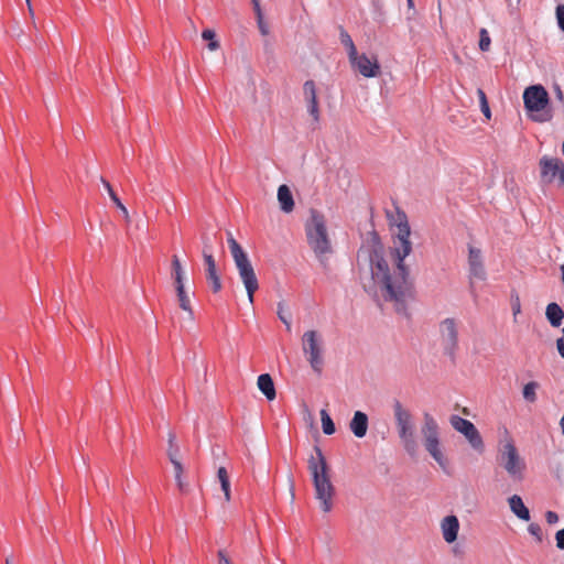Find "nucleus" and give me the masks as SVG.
Instances as JSON below:
<instances>
[{
	"label": "nucleus",
	"mask_w": 564,
	"mask_h": 564,
	"mask_svg": "<svg viewBox=\"0 0 564 564\" xmlns=\"http://www.w3.org/2000/svg\"><path fill=\"white\" fill-rule=\"evenodd\" d=\"M410 234V226L406 221L398 225L393 249L397 264L392 272L384 259L383 248L380 243L373 245L368 250L371 279L381 286L383 299L393 302L395 311L404 315L406 314V299L412 295L409 270L404 264V259L412 250Z\"/></svg>",
	"instance_id": "1"
},
{
	"label": "nucleus",
	"mask_w": 564,
	"mask_h": 564,
	"mask_svg": "<svg viewBox=\"0 0 564 564\" xmlns=\"http://www.w3.org/2000/svg\"><path fill=\"white\" fill-rule=\"evenodd\" d=\"M307 245L314 252L323 268L328 265V254L333 252L332 241L329 239L325 216L311 209L310 217L304 225Z\"/></svg>",
	"instance_id": "2"
},
{
	"label": "nucleus",
	"mask_w": 564,
	"mask_h": 564,
	"mask_svg": "<svg viewBox=\"0 0 564 564\" xmlns=\"http://www.w3.org/2000/svg\"><path fill=\"white\" fill-rule=\"evenodd\" d=\"M315 453L316 456H312L308 460V469L313 478L315 497L321 502L322 510L329 512L333 508L335 488L328 475L326 458L318 446H315Z\"/></svg>",
	"instance_id": "3"
},
{
	"label": "nucleus",
	"mask_w": 564,
	"mask_h": 564,
	"mask_svg": "<svg viewBox=\"0 0 564 564\" xmlns=\"http://www.w3.org/2000/svg\"><path fill=\"white\" fill-rule=\"evenodd\" d=\"M227 241L235 265L238 270L239 278L245 285L248 300L252 304L254 299V292L259 288V282L254 269L248 258V254L243 251V249L234 238L231 232H228Z\"/></svg>",
	"instance_id": "4"
},
{
	"label": "nucleus",
	"mask_w": 564,
	"mask_h": 564,
	"mask_svg": "<svg viewBox=\"0 0 564 564\" xmlns=\"http://www.w3.org/2000/svg\"><path fill=\"white\" fill-rule=\"evenodd\" d=\"M393 415L397 425L398 436L401 444L411 457H415L419 451V444L415 438V425L411 412L402 403L394 399L392 402Z\"/></svg>",
	"instance_id": "5"
},
{
	"label": "nucleus",
	"mask_w": 564,
	"mask_h": 564,
	"mask_svg": "<svg viewBox=\"0 0 564 564\" xmlns=\"http://www.w3.org/2000/svg\"><path fill=\"white\" fill-rule=\"evenodd\" d=\"M527 112L535 113L532 119L536 122H549L553 119V110L547 108L550 96L544 86L536 84L527 87L522 95Z\"/></svg>",
	"instance_id": "6"
},
{
	"label": "nucleus",
	"mask_w": 564,
	"mask_h": 564,
	"mask_svg": "<svg viewBox=\"0 0 564 564\" xmlns=\"http://www.w3.org/2000/svg\"><path fill=\"white\" fill-rule=\"evenodd\" d=\"M505 441L501 442L498 449V462L509 475L516 481L523 479V473L525 470V463L520 457L519 452L514 445V442L509 437L508 432H505Z\"/></svg>",
	"instance_id": "7"
},
{
	"label": "nucleus",
	"mask_w": 564,
	"mask_h": 564,
	"mask_svg": "<svg viewBox=\"0 0 564 564\" xmlns=\"http://www.w3.org/2000/svg\"><path fill=\"white\" fill-rule=\"evenodd\" d=\"M302 349L312 370L322 375L324 359V340L317 330H306L302 336Z\"/></svg>",
	"instance_id": "8"
},
{
	"label": "nucleus",
	"mask_w": 564,
	"mask_h": 564,
	"mask_svg": "<svg viewBox=\"0 0 564 564\" xmlns=\"http://www.w3.org/2000/svg\"><path fill=\"white\" fill-rule=\"evenodd\" d=\"M421 432L424 437L425 449L442 468H445L446 459L440 448L438 424L430 413H424Z\"/></svg>",
	"instance_id": "9"
},
{
	"label": "nucleus",
	"mask_w": 564,
	"mask_h": 564,
	"mask_svg": "<svg viewBox=\"0 0 564 564\" xmlns=\"http://www.w3.org/2000/svg\"><path fill=\"white\" fill-rule=\"evenodd\" d=\"M438 334L443 352L455 360L458 349V322L453 317L444 318L438 324Z\"/></svg>",
	"instance_id": "10"
},
{
	"label": "nucleus",
	"mask_w": 564,
	"mask_h": 564,
	"mask_svg": "<svg viewBox=\"0 0 564 564\" xmlns=\"http://www.w3.org/2000/svg\"><path fill=\"white\" fill-rule=\"evenodd\" d=\"M449 423L454 430L462 433L466 437L474 449L479 452L484 449L482 438L473 422L457 414H453L449 419Z\"/></svg>",
	"instance_id": "11"
},
{
	"label": "nucleus",
	"mask_w": 564,
	"mask_h": 564,
	"mask_svg": "<svg viewBox=\"0 0 564 564\" xmlns=\"http://www.w3.org/2000/svg\"><path fill=\"white\" fill-rule=\"evenodd\" d=\"M541 176L549 183L557 181L564 185V163L558 158L542 156L540 159Z\"/></svg>",
	"instance_id": "12"
},
{
	"label": "nucleus",
	"mask_w": 564,
	"mask_h": 564,
	"mask_svg": "<svg viewBox=\"0 0 564 564\" xmlns=\"http://www.w3.org/2000/svg\"><path fill=\"white\" fill-rule=\"evenodd\" d=\"M349 62L364 77L372 78L380 73V65L376 57L369 58L366 54L357 53Z\"/></svg>",
	"instance_id": "13"
},
{
	"label": "nucleus",
	"mask_w": 564,
	"mask_h": 564,
	"mask_svg": "<svg viewBox=\"0 0 564 564\" xmlns=\"http://www.w3.org/2000/svg\"><path fill=\"white\" fill-rule=\"evenodd\" d=\"M303 96L306 102L308 115L313 118V121L317 123L319 121V109L317 101L316 85L313 80H306L303 84Z\"/></svg>",
	"instance_id": "14"
},
{
	"label": "nucleus",
	"mask_w": 564,
	"mask_h": 564,
	"mask_svg": "<svg viewBox=\"0 0 564 564\" xmlns=\"http://www.w3.org/2000/svg\"><path fill=\"white\" fill-rule=\"evenodd\" d=\"M468 264L470 279H476L479 281H484L486 279V270L482 263L480 249L469 247Z\"/></svg>",
	"instance_id": "15"
},
{
	"label": "nucleus",
	"mask_w": 564,
	"mask_h": 564,
	"mask_svg": "<svg viewBox=\"0 0 564 564\" xmlns=\"http://www.w3.org/2000/svg\"><path fill=\"white\" fill-rule=\"evenodd\" d=\"M443 539L446 543L452 544L457 540L459 531V521L456 516H446L441 522Z\"/></svg>",
	"instance_id": "16"
},
{
	"label": "nucleus",
	"mask_w": 564,
	"mask_h": 564,
	"mask_svg": "<svg viewBox=\"0 0 564 564\" xmlns=\"http://www.w3.org/2000/svg\"><path fill=\"white\" fill-rule=\"evenodd\" d=\"M204 262L206 265L207 281L210 283L213 292L217 293L221 290V282H220V278L217 273L216 261L214 259V256L205 254Z\"/></svg>",
	"instance_id": "17"
},
{
	"label": "nucleus",
	"mask_w": 564,
	"mask_h": 564,
	"mask_svg": "<svg viewBox=\"0 0 564 564\" xmlns=\"http://www.w3.org/2000/svg\"><path fill=\"white\" fill-rule=\"evenodd\" d=\"M349 429L358 438L366 436L368 431V415L362 411H356L349 423Z\"/></svg>",
	"instance_id": "18"
},
{
	"label": "nucleus",
	"mask_w": 564,
	"mask_h": 564,
	"mask_svg": "<svg viewBox=\"0 0 564 564\" xmlns=\"http://www.w3.org/2000/svg\"><path fill=\"white\" fill-rule=\"evenodd\" d=\"M510 510L512 513L522 521H529L531 516L530 511L524 505L522 498L518 495H513L508 499Z\"/></svg>",
	"instance_id": "19"
},
{
	"label": "nucleus",
	"mask_w": 564,
	"mask_h": 564,
	"mask_svg": "<svg viewBox=\"0 0 564 564\" xmlns=\"http://www.w3.org/2000/svg\"><path fill=\"white\" fill-rule=\"evenodd\" d=\"M257 386L259 390L263 393V395L272 401L276 397V391L274 387V382L269 373H262L258 377Z\"/></svg>",
	"instance_id": "20"
},
{
	"label": "nucleus",
	"mask_w": 564,
	"mask_h": 564,
	"mask_svg": "<svg viewBox=\"0 0 564 564\" xmlns=\"http://www.w3.org/2000/svg\"><path fill=\"white\" fill-rule=\"evenodd\" d=\"M545 317L552 327H560L564 318V311L557 303H549L545 308Z\"/></svg>",
	"instance_id": "21"
},
{
	"label": "nucleus",
	"mask_w": 564,
	"mask_h": 564,
	"mask_svg": "<svg viewBox=\"0 0 564 564\" xmlns=\"http://www.w3.org/2000/svg\"><path fill=\"white\" fill-rule=\"evenodd\" d=\"M278 200L284 213H291L294 208L293 195L288 185H280L278 188Z\"/></svg>",
	"instance_id": "22"
},
{
	"label": "nucleus",
	"mask_w": 564,
	"mask_h": 564,
	"mask_svg": "<svg viewBox=\"0 0 564 564\" xmlns=\"http://www.w3.org/2000/svg\"><path fill=\"white\" fill-rule=\"evenodd\" d=\"M339 37H340V43L347 50L348 58L350 59V58L355 57L356 54L358 53L357 48L355 46V43H354L351 36L348 34V32L344 28H340Z\"/></svg>",
	"instance_id": "23"
},
{
	"label": "nucleus",
	"mask_w": 564,
	"mask_h": 564,
	"mask_svg": "<svg viewBox=\"0 0 564 564\" xmlns=\"http://www.w3.org/2000/svg\"><path fill=\"white\" fill-rule=\"evenodd\" d=\"M175 289H176V294H177V297H178V302H180L181 308L184 310L185 312H187L189 314V316L192 317L193 316V311H192V307H191L189 297H188V295L185 292L184 284L175 285Z\"/></svg>",
	"instance_id": "24"
},
{
	"label": "nucleus",
	"mask_w": 564,
	"mask_h": 564,
	"mask_svg": "<svg viewBox=\"0 0 564 564\" xmlns=\"http://www.w3.org/2000/svg\"><path fill=\"white\" fill-rule=\"evenodd\" d=\"M217 477L220 482L221 490L224 491L225 498L227 501L230 500V481L227 469L225 467H219L217 470Z\"/></svg>",
	"instance_id": "25"
},
{
	"label": "nucleus",
	"mask_w": 564,
	"mask_h": 564,
	"mask_svg": "<svg viewBox=\"0 0 564 564\" xmlns=\"http://www.w3.org/2000/svg\"><path fill=\"white\" fill-rule=\"evenodd\" d=\"M172 270L175 285L184 284L185 272L177 256H173L172 258Z\"/></svg>",
	"instance_id": "26"
},
{
	"label": "nucleus",
	"mask_w": 564,
	"mask_h": 564,
	"mask_svg": "<svg viewBox=\"0 0 564 564\" xmlns=\"http://www.w3.org/2000/svg\"><path fill=\"white\" fill-rule=\"evenodd\" d=\"M321 421L324 434L333 435L336 431V427L330 415L325 409L321 410Z\"/></svg>",
	"instance_id": "27"
},
{
	"label": "nucleus",
	"mask_w": 564,
	"mask_h": 564,
	"mask_svg": "<svg viewBox=\"0 0 564 564\" xmlns=\"http://www.w3.org/2000/svg\"><path fill=\"white\" fill-rule=\"evenodd\" d=\"M170 462L173 465L174 470H175L174 476H175L176 484H177L178 488L181 490H183V480H182L183 465L178 460L177 456L175 457V455L172 452L170 453Z\"/></svg>",
	"instance_id": "28"
},
{
	"label": "nucleus",
	"mask_w": 564,
	"mask_h": 564,
	"mask_svg": "<svg viewBox=\"0 0 564 564\" xmlns=\"http://www.w3.org/2000/svg\"><path fill=\"white\" fill-rule=\"evenodd\" d=\"M536 389H538V383L535 381L528 382L523 387V391H522L523 398L528 402H535V400H536V392H535Z\"/></svg>",
	"instance_id": "29"
},
{
	"label": "nucleus",
	"mask_w": 564,
	"mask_h": 564,
	"mask_svg": "<svg viewBox=\"0 0 564 564\" xmlns=\"http://www.w3.org/2000/svg\"><path fill=\"white\" fill-rule=\"evenodd\" d=\"M477 94H478V97H479L481 112L484 113V116L486 118L489 119L491 117V111H490V108H489V105H488V101H487L486 94L480 88L477 90Z\"/></svg>",
	"instance_id": "30"
},
{
	"label": "nucleus",
	"mask_w": 564,
	"mask_h": 564,
	"mask_svg": "<svg viewBox=\"0 0 564 564\" xmlns=\"http://www.w3.org/2000/svg\"><path fill=\"white\" fill-rule=\"evenodd\" d=\"M100 182H101L104 188L107 191V193H108L110 199L113 202V204H116V206H121V200L118 197V195L116 194V192L113 191L111 184L104 177L100 178Z\"/></svg>",
	"instance_id": "31"
},
{
	"label": "nucleus",
	"mask_w": 564,
	"mask_h": 564,
	"mask_svg": "<svg viewBox=\"0 0 564 564\" xmlns=\"http://www.w3.org/2000/svg\"><path fill=\"white\" fill-rule=\"evenodd\" d=\"M278 316L280 321L285 325L286 330H291V315L285 313L284 304L278 303Z\"/></svg>",
	"instance_id": "32"
},
{
	"label": "nucleus",
	"mask_w": 564,
	"mask_h": 564,
	"mask_svg": "<svg viewBox=\"0 0 564 564\" xmlns=\"http://www.w3.org/2000/svg\"><path fill=\"white\" fill-rule=\"evenodd\" d=\"M490 43H491V40H490V36L487 32L486 29H481L480 30V40H479V48L480 51L482 52H487L490 47Z\"/></svg>",
	"instance_id": "33"
},
{
	"label": "nucleus",
	"mask_w": 564,
	"mask_h": 564,
	"mask_svg": "<svg viewBox=\"0 0 564 564\" xmlns=\"http://www.w3.org/2000/svg\"><path fill=\"white\" fill-rule=\"evenodd\" d=\"M202 240H203L202 254H203V259L205 260V254H213V239L210 236L204 235L202 237Z\"/></svg>",
	"instance_id": "34"
},
{
	"label": "nucleus",
	"mask_w": 564,
	"mask_h": 564,
	"mask_svg": "<svg viewBox=\"0 0 564 564\" xmlns=\"http://www.w3.org/2000/svg\"><path fill=\"white\" fill-rule=\"evenodd\" d=\"M167 442H169L167 456L170 457V453L172 452L176 457L178 455L180 448L176 444V436L174 433H172V432L169 433Z\"/></svg>",
	"instance_id": "35"
},
{
	"label": "nucleus",
	"mask_w": 564,
	"mask_h": 564,
	"mask_svg": "<svg viewBox=\"0 0 564 564\" xmlns=\"http://www.w3.org/2000/svg\"><path fill=\"white\" fill-rule=\"evenodd\" d=\"M528 532L535 538L538 542L543 541L542 530L538 523H530L528 527Z\"/></svg>",
	"instance_id": "36"
},
{
	"label": "nucleus",
	"mask_w": 564,
	"mask_h": 564,
	"mask_svg": "<svg viewBox=\"0 0 564 564\" xmlns=\"http://www.w3.org/2000/svg\"><path fill=\"white\" fill-rule=\"evenodd\" d=\"M557 25L564 32V4H558L555 9Z\"/></svg>",
	"instance_id": "37"
},
{
	"label": "nucleus",
	"mask_w": 564,
	"mask_h": 564,
	"mask_svg": "<svg viewBox=\"0 0 564 564\" xmlns=\"http://www.w3.org/2000/svg\"><path fill=\"white\" fill-rule=\"evenodd\" d=\"M511 308H512V314H513V317L514 319L517 318L518 314L521 313V304H520V299L518 295H516L514 297H512V303H511Z\"/></svg>",
	"instance_id": "38"
},
{
	"label": "nucleus",
	"mask_w": 564,
	"mask_h": 564,
	"mask_svg": "<svg viewBox=\"0 0 564 564\" xmlns=\"http://www.w3.org/2000/svg\"><path fill=\"white\" fill-rule=\"evenodd\" d=\"M556 547L564 550V528L555 533Z\"/></svg>",
	"instance_id": "39"
},
{
	"label": "nucleus",
	"mask_w": 564,
	"mask_h": 564,
	"mask_svg": "<svg viewBox=\"0 0 564 564\" xmlns=\"http://www.w3.org/2000/svg\"><path fill=\"white\" fill-rule=\"evenodd\" d=\"M545 519L549 524H555L558 522V516L554 511H547L545 513Z\"/></svg>",
	"instance_id": "40"
},
{
	"label": "nucleus",
	"mask_w": 564,
	"mask_h": 564,
	"mask_svg": "<svg viewBox=\"0 0 564 564\" xmlns=\"http://www.w3.org/2000/svg\"><path fill=\"white\" fill-rule=\"evenodd\" d=\"M215 36H216L215 32L209 29L204 30L202 33V37L206 41H213V40H215Z\"/></svg>",
	"instance_id": "41"
},
{
	"label": "nucleus",
	"mask_w": 564,
	"mask_h": 564,
	"mask_svg": "<svg viewBox=\"0 0 564 564\" xmlns=\"http://www.w3.org/2000/svg\"><path fill=\"white\" fill-rule=\"evenodd\" d=\"M555 97L558 101L564 102V94L560 85H554Z\"/></svg>",
	"instance_id": "42"
},
{
	"label": "nucleus",
	"mask_w": 564,
	"mask_h": 564,
	"mask_svg": "<svg viewBox=\"0 0 564 564\" xmlns=\"http://www.w3.org/2000/svg\"><path fill=\"white\" fill-rule=\"evenodd\" d=\"M218 564H231L223 550L218 551Z\"/></svg>",
	"instance_id": "43"
},
{
	"label": "nucleus",
	"mask_w": 564,
	"mask_h": 564,
	"mask_svg": "<svg viewBox=\"0 0 564 564\" xmlns=\"http://www.w3.org/2000/svg\"><path fill=\"white\" fill-rule=\"evenodd\" d=\"M556 347H557V351L561 355V357L564 358V337H560L556 340Z\"/></svg>",
	"instance_id": "44"
},
{
	"label": "nucleus",
	"mask_w": 564,
	"mask_h": 564,
	"mask_svg": "<svg viewBox=\"0 0 564 564\" xmlns=\"http://www.w3.org/2000/svg\"><path fill=\"white\" fill-rule=\"evenodd\" d=\"M253 4H254V11L257 13L258 20H262V12H261V8H260V4H259V1L258 0H253Z\"/></svg>",
	"instance_id": "45"
},
{
	"label": "nucleus",
	"mask_w": 564,
	"mask_h": 564,
	"mask_svg": "<svg viewBox=\"0 0 564 564\" xmlns=\"http://www.w3.org/2000/svg\"><path fill=\"white\" fill-rule=\"evenodd\" d=\"M259 29L261 34L267 35L268 34V28L263 24L262 20H258Z\"/></svg>",
	"instance_id": "46"
},
{
	"label": "nucleus",
	"mask_w": 564,
	"mask_h": 564,
	"mask_svg": "<svg viewBox=\"0 0 564 564\" xmlns=\"http://www.w3.org/2000/svg\"><path fill=\"white\" fill-rule=\"evenodd\" d=\"M219 47V43L216 40L209 41L208 48L210 51H216Z\"/></svg>",
	"instance_id": "47"
},
{
	"label": "nucleus",
	"mask_w": 564,
	"mask_h": 564,
	"mask_svg": "<svg viewBox=\"0 0 564 564\" xmlns=\"http://www.w3.org/2000/svg\"><path fill=\"white\" fill-rule=\"evenodd\" d=\"M121 213L124 215V217H128V209L126 208V206L121 203V206H117Z\"/></svg>",
	"instance_id": "48"
},
{
	"label": "nucleus",
	"mask_w": 564,
	"mask_h": 564,
	"mask_svg": "<svg viewBox=\"0 0 564 564\" xmlns=\"http://www.w3.org/2000/svg\"><path fill=\"white\" fill-rule=\"evenodd\" d=\"M121 213L124 215V217H128V209L126 208V206L121 203V206H117Z\"/></svg>",
	"instance_id": "49"
},
{
	"label": "nucleus",
	"mask_w": 564,
	"mask_h": 564,
	"mask_svg": "<svg viewBox=\"0 0 564 564\" xmlns=\"http://www.w3.org/2000/svg\"><path fill=\"white\" fill-rule=\"evenodd\" d=\"M560 426H561L562 434L564 435V415L560 420Z\"/></svg>",
	"instance_id": "50"
},
{
	"label": "nucleus",
	"mask_w": 564,
	"mask_h": 564,
	"mask_svg": "<svg viewBox=\"0 0 564 564\" xmlns=\"http://www.w3.org/2000/svg\"><path fill=\"white\" fill-rule=\"evenodd\" d=\"M406 3H408L409 8H413L414 7L413 0H406Z\"/></svg>",
	"instance_id": "51"
},
{
	"label": "nucleus",
	"mask_w": 564,
	"mask_h": 564,
	"mask_svg": "<svg viewBox=\"0 0 564 564\" xmlns=\"http://www.w3.org/2000/svg\"><path fill=\"white\" fill-rule=\"evenodd\" d=\"M6 564H11V562H10V558H9V557H7V558H6Z\"/></svg>",
	"instance_id": "52"
},
{
	"label": "nucleus",
	"mask_w": 564,
	"mask_h": 564,
	"mask_svg": "<svg viewBox=\"0 0 564 564\" xmlns=\"http://www.w3.org/2000/svg\"><path fill=\"white\" fill-rule=\"evenodd\" d=\"M562 153L564 155V140H563V144H562Z\"/></svg>",
	"instance_id": "53"
},
{
	"label": "nucleus",
	"mask_w": 564,
	"mask_h": 564,
	"mask_svg": "<svg viewBox=\"0 0 564 564\" xmlns=\"http://www.w3.org/2000/svg\"><path fill=\"white\" fill-rule=\"evenodd\" d=\"M26 2H28V4H29V8L31 9V7H30V0H26Z\"/></svg>",
	"instance_id": "54"
},
{
	"label": "nucleus",
	"mask_w": 564,
	"mask_h": 564,
	"mask_svg": "<svg viewBox=\"0 0 564 564\" xmlns=\"http://www.w3.org/2000/svg\"><path fill=\"white\" fill-rule=\"evenodd\" d=\"M562 332H563V334H564V327H563Z\"/></svg>",
	"instance_id": "55"
}]
</instances>
